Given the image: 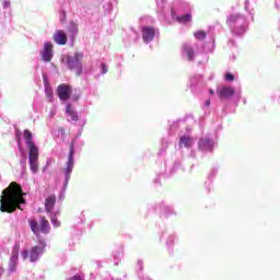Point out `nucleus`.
Here are the masks:
<instances>
[{"instance_id":"nucleus-1","label":"nucleus","mask_w":280,"mask_h":280,"mask_svg":"<svg viewBox=\"0 0 280 280\" xmlns=\"http://www.w3.org/2000/svg\"><path fill=\"white\" fill-rule=\"evenodd\" d=\"M23 188L16 182H12L9 187L2 190L0 199V211L2 213H14L18 209H21V205H25L23 198Z\"/></svg>"},{"instance_id":"nucleus-2","label":"nucleus","mask_w":280,"mask_h":280,"mask_svg":"<svg viewBox=\"0 0 280 280\" xmlns=\"http://www.w3.org/2000/svg\"><path fill=\"white\" fill-rule=\"evenodd\" d=\"M23 135L26 141V145L28 148L30 167L33 174H36L38 172V158H39L38 147H36V144L34 143V136L32 135V131H30V129H25Z\"/></svg>"},{"instance_id":"nucleus-3","label":"nucleus","mask_w":280,"mask_h":280,"mask_svg":"<svg viewBox=\"0 0 280 280\" xmlns=\"http://www.w3.org/2000/svg\"><path fill=\"white\" fill-rule=\"evenodd\" d=\"M84 59V52H74L73 56H67L66 62L71 71H74L75 75H82V60Z\"/></svg>"},{"instance_id":"nucleus-4","label":"nucleus","mask_w":280,"mask_h":280,"mask_svg":"<svg viewBox=\"0 0 280 280\" xmlns=\"http://www.w3.org/2000/svg\"><path fill=\"white\" fill-rule=\"evenodd\" d=\"M73 154H75V143L71 142L70 153H69V156H68V163H67V167L65 170L66 185H69V180H71V172H73V165H74Z\"/></svg>"},{"instance_id":"nucleus-5","label":"nucleus","mask_w":280,"mask_h":280,"mask_svg":"<svg viewBox=\"0 0 280 280\" xmlns=\"http://www.w3.org/2000/svg\"><path fill=\"white\" fill-rule=\"evenodd\" d=\"M20 252H21V245L19 243H16L13 246L11 257L9 260V267H8L9 272H16V268L19 266V253Z\"/></svg>"},{"instance_id":"nucleus-6","label":"nucleus","mask_w":280,"mask_h":280,"mask_svg":"<svg viewBox=\"0 0 280 280\" xmlns=\"http://www.w3.org/2000/svg\"><path fill=\"white\" fill-rule=\"evenodd\" d=\"M57 95L59 100H61L62 102H67V100L71 97V85L65 83L58 85Z\"/></svg>"},{"instance_id":"nucleus-7","label":"nucleus","mask_w":280,"mask_h":280,"mask_svg":"<svg viewBox=\"0 0 280 280\" xmlns=\"http://www.w3.org/2000/svg\"><path fill=\"white\" fill-rule=\"evenodd\" d=\"M42 58L44 62H51V58H54V44L50 42L45 43L44 49L42 51Z\"/></svg>"},{"instance_id":"nucleus-8","label":"nucleus","mask_w":280,"mask_h":280,"mask_svg":"<svg viewBox=\"0 0 280 280\" xmlns=\"http://www.w3.org/2000/svg\"><path fill=\"white\" fill-rule=\"evenodd\" d=\"M217 95L220 97V100H231V97L235 95V89L232 86H223L217 90Z\"/></svg>"},{"instance_id":"nucleus-9","label":"nucleus","mask_w":280,"mask_h":280,"mask_svg":"<svg viewBox=\"0 0 280 280\" xmlns=\"http://www.w3.org/2000/svg\"><path fill=\"white\" fill-rule=\"evenodd\" d=\"M43 253H45V244L32 247L30 250V260L38 261V258L40 257V255H43Z\"/></svg>"},{"instance_id":"nucleus-10","label":"nucleus","mask_w":280,"mask_h":280,"mask_svg":"<svg viewBox=\"0 0 280 280\" xmlns=\"http://www.w3.org/2000/svg\"><path fill=\"white\" fill-rule=\"evenodd\" d=\"M156 36V32L151 26L142 27V38L144 43H152L154 37Z\"/></svg>"},{"instance_id":"nucleus-11","label":"nucleus","mask_w":280,"mask_h":280,"mask_svg":"<svg viewBox=\"0 0 280 280\" xmlns=\"http://www.w3.org/2000/svg\"><path fill=\"white\" fill-rule=\"evenodd\" d=\"M54 40L57 43V45H65L67 43V33L65 31L59 30L54 33L52 36Z\"/></svg>"},{"instance_id":"nucleus-12","label":"nucleus","mask_w":280,"mask_h":280,"mask_svg":"<svg viewBox=\"0 0 280 280\" xmlns=\"http://www.w3.org/2000/svg\"><path fill=\"white\" fill-rule=\"evenodd\" d=\"M56 207V195H50L45 199V211L46 213H51Z\"/></svg>"},{"instance_id":"nucleus-13","label":"nucleus","mask_w":280,"mask_h":280,"mask_svg":"<svg viewBox=\"0 0 280 280\" xmlns=\"http://www.w3.org/2000/svg\"><path fill=\"white\" fill-rule=\"evenodd\" d=\"M199 148H200V150H209L210 152H212L213 142H211V139H209V138H201L199 140Z\"/></svg>"},{"instance_id":"nucleus-14","label":"nucleus","mask_w":280,"mask_h":280,"mask_svg":"<svg viewBox=\"0 0 280 280\" xmlns=\"http://www.w3.org/2000/svg\"><path fill=\"white\" fill-rule=\"evenodd\" d=\"M191 148L194 145V138L190 136H182L179 138V148Z\"/></svg>"},{"instance_id":"nucleus-15","label":"nucleus","mask_w":280,"mask_h":280,"mask_svg":"<svg viewBox=\"0 0 280 280\" xmlns=\"http://www.w3.org/2000/svg\"><path fill=\"white\" fill-rule=\"evenodd\" d=\"M40 231L42 233H50L51 231V225H49V221L45 217H40V222H39Z\"/></svg>"},{"instance_id":"nucleus-16","label":"nucleus","mask_w":280,"mask_h":280,"mask_svg":"<svg viewBox=\"0 0 280 280\" xmlns=\"http://www.w3.org/2000/svg\"><path fill=\"white\" fill-rule=\"evenodd\" d=\"M182 54L187 56L188 60H194V47L189 46L188 44H184L182 46Z\"/></svg>"},{"instance_id":"nucleus-17","label":"nucleus","mask_w":280,"mask_h":280,"mask_svg":"<svg viewBox=\"0 0 280 280\" xmlns=\"http://www.w3.org/2000/svg\"><path fill=\"white\" fill-rule=\"evenodd\" d=\"M66 113L67 115H69L72 121H78V119H80V117L78 116V112L73 110V106H71V104L67 105Z\"/></svg>"},{"instance_id":"nucleus-18","label":"nucleus","mask_w":280,"mask_h":280,"mask_svg":"<svg viewBox=\"0 0 280 280\" xmlns=\"http://www.w3.org/2000/svg\"><path fill=\"white\" fill-rule=\"evenodd\" d=\"M68 32L70 33V36L72 38H75V36H78V24L75 22H70L69 26H68Z\"/></svg>"},{"instance_id":"nucleus-19","label":"nucleus","mask_w":280,"mask_h":280,"mask_svg":"<svg viewBox=\"0 0 280 280\" xmlns=\"http://www.w3.org/2000/svg\"><path fill=\"white\" fill-rule=\"evenodd\" d=\"M58 215H60V211H56L55 213L50 214V222L55 229L60 228V222L58 221Z\"/></svg>"},{"instance_id":"nucleus-20","label":"nucleus","mask_w":280,"mask_h":280,"mask_svg":"<svg viewBox=\"0 0 280 280\" xmlns=\"http://www.w3.org/2000/svg\"><path fill=\"white\" fill-rule=\"evenodd\" d=\"M28 224L31 226V231L34 233V235H38V221L36 219H30Z\"/></svg>"},{"instance_id":"nucleus-21","label":"nucleus","mask_w":280,"mask_h":280,"mask_svg":"<svg viewBox=\"0 0 280 280\" xmlns=\"http://www.w3.org/2000/svg\"><path fill=\"white\" fill-rule=\"evenodd\" d=\"M178 23H191V13L177 16Z\"/></svg>"},{"instance_id":"nucleus-22","label":"nucleus","mask_w":280,"mask_h":280,"mask_svg":"<svg viewBox=\"0 0 280 280\" xmlns=\"http://www.w3.org/2000/svg\"><path fill=\"white\" fill-rule=\"evenodd\" d=\"M194 36L197 38V40H205V38H207V32L197 31L194 33Z\"/></svg>"},{"instance_id":"nucleus-23","label":"nucleus","mask_w":280,"mask_h":280,"mask_svg":"<svg viewBox=\"0 0 280 280\" xmlns=\"http://www.w3.org/2000/svg\"><path fill=\"white\" fill-rule=\"evenodd\" d=\"M238 20H240L238 14H232L228 18L226 23H229V25H231V24L235 23Z\"/></svg>"},{"instance_id":"nucleus-24","label":"nucleus","mask_w":280,"mask_h":280,"mask_svg":"<svg viewBox=\"0 0 280 280\" xmlns=\"http://www.w3.org/2000/svg\"><path fill=\"white\" fill-rule=\"evenodd\" d=\"M225 80L228 82H233V80H235V75H233L232 73H226L225 74Z\"/></svg>"},{"instance_id":"nucleus-25","label":"nucleus","mask_w":280,"mask_h":280,"mask_svg":"<svg viewBox=\"0 0 280 280\" xmlns=\"http://www.w3.org/2000/svg\"><path fill=\"white\" fill-rule=\"evenodd\" d=\"M101 67L103 73H108V66H106V63H102Z\"/></svg>"},{"instance_id":"nucleus-26","label":"nucleus","mask_w":280,"mask_h":280,"mask_svg":"<svg viewBox=\"0 0 280 280\" xmlns=\"http://www.w3.org/2000/svg\"><path fill=\"white\" fill-rule=\"evenodd\" d=\"M22 257H23V259H27V257H30V252L27 249H24L22 252Z\"/></svg>"},{"instance_id":"nucleus-27","label":"nucleus","mask_w":280,"mask_h":280,"mask_svg":"<svg viewBox=\"0 0 280 280\" xmlns=\"http://www.w3.org/2000/svg\"><path fill=\"white\" fill-rule=\"evenodd\" d=\"M68 280H84V278H82V276H80V275H75L74 277H71Z\"/></svg>"},{"instance_id":"nucleus-28","label":"nucleus","mask_w":280,"mask_h":280,"mask_svg":"<svg viewBox=\"0 0 280 280\" xmlns=\"http://www.w3.org/2000/svg\"><path fill=\"white\" fill-rule=\"evenodd\" d=\"M205 106L207 107L211 106V101L210 100L206 101Z\"/></svg>"},{"instance_id":"nucleus-29","label":"nucleus","mask_w":280,"mask_h":280,"mask_svg":"<svg viewBox=\"0 0 280 280\" xmlns=\"http://www.w3.org/2000/svg\"><path fill=\"white\" fill-rule=\"evenodd\" d=\"M47 95H49V97H51L52 93L47 91Z\"/></svg>"},{"instance_id":"nucleus-30","label":"nucleus","mask_w":280,"mask_h":280,"mask_svg":"<svg viewBox=\"0 0 280 280\" xmlns=\"http://www.w3.org/2000/svg\"><path fill=\"white\" fill-rule=\"evenodd\" d=\"M213 93H214L213 90H210V95H213Z\"/></svg>"}]
</instances>
